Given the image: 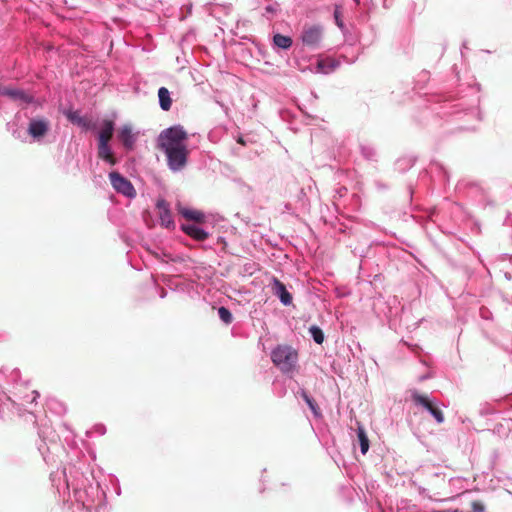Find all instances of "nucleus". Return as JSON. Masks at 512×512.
<instances>
[{"mask_svg": "<svg viewBox=\"0 0 512 512\" xmlns=\"http://www.w3.org/2000/svg\"><path fill=\"white\" fill-rule=\"evenodd\" d=\"M187 132L181 125L164 129L158 137V146L167 159L168 168L174 172H181L187 165L189 151L185 145Z\"/></svg>", "mask_w": 512, "mask_h": 512, "instance_id": "1", "label": "nucleus"}, {"mask_svg": "<svg viewBox=\"0 0 512 512\" xmlns=\"http://www.w3.org/2000/svg\"><path fill=\"white\" fill-rule=\"evenodd\" d=\"M271 359L283 373H292L295 370L298 353L290 346H278L271 352Z\"/></svg>", "mask_w": 512, "mask_h": 512, "instance_id": "2", "label": "nucleus"}, {"mask_svg": "<svg viewBox=\"0 0 512 512\" xmlns=\"http://www.w3.org/2000/svg\"><path fill=\"white\" fill-rule=\"evenodd\" d=\"M51 130V121L45 116L29 119L27 133L34 141L40 142Z\"/></svg>", "mask_w": 512, "mask_h": 512, "instance_id": "3", "label": "nucleus"}, {"mask_svg": "<svg viewBox=\"0 0 512 512\" xmlns=\"http://www.w3.org/2000/svg\"><path fill=\"white\" fill-rule=\"evenodd\" d=\"M323 28L320 25L305 27L301 33V41L310 50H317L321 46Z\"/></svg>", "mask_w": 512, "mask_h": 512, "instance_id": "4", "label": "nucleus"}, {"mask_svg": "<svg viewBox=\"0 0 512 512\" xmlns=\"http://www.w3.org/2000/svg\"><path fill=\"white\" fill-rule=\"evenodd\" d=\"M109 179L112 187L120 194L128 197L134 198L136 196V191L132 183L122 176L120 173L113 171L109 173Z\"/></svg>", "mask_w": 512, "mask_h": 512, "instance_id": "5", "label": "nucleus"}, {"mask_svg": "<svg viewBox=\"0 0 512 512\" xmlns=\"http://www.w3.org/2000/svg\"><path fill=\"white\" fill-rule=\"evenodd\" d=\"M412 399L416 405L422 406L424 409H426L431 414V416L434 417L437 423L441 424L444 422L443 412L440 408L435 406L429 398L415 391L412 393Z\"/></svg>", "mask_w": 512, "mask_h": 512, "instance_id": "6", "label": "nucleus"}, {"mask_svg": "<svg viewBox=\"0 0 512 512\" xmlns=\"http://www.w3.org/2000/svg\"><path fill=\"white\" fill-rule=\"evenodd\" d=\"M118 139L126 150H132L137 141V134L132 130L130 124L123 125L118 131Z\"/></svg>", "mask_w": 512, "mask_h": 512, "instance_id": "7", "label": "nucleus"}, {"mask_svg": "<svg viewBox=\"0 0 512 512\" xmlns=\"http://www.w3.org/2000/svg\"><path fill=\"white\" fill-rule=\"evenodd\" d=\"M272 291L283 305L288 306L292 303V295L286 289L285 285L276 277L272 280Z\"/></svg>", "mask_w": 512, "mask_h": 512, "instance_id": "8", "label": "nucleus"}, {"mask_svg": "<svg viewBox=\"0 0 512 512\" xmlns=\"http://www.w3.org/2000/svg\"><path fill=\"white\" fill-rule=\"evenodd\" d=\"M181 228L185 234L197 241H204L209 236V233L206 230L196 224H184Z\"/></svg>", "mask_w": 512, "mask_h": 512, "instance_id": "9", "label": "nucleus"}, {"mask_svg": "<svg viewBox=\"0 0 512 512\" xmlns=\"http://www.w3.org/2000/svg\"><path fill=\"white\" fill-rule=\"evenodd\" d=\"M66 118L73 124L81 127L82 129L88 130L90 128V122L86 117L82 116L78 110H67L64 112Z\"/></svg>", "mask_w": 512, "mask_h": 512, "instance_id": "10", "label": "nucleus"}, {"mask_svg": "<svg viewBox=\"0 0 512 512\" xmlns=\"http://www.w3.org/2000/svg\"><path fill=\"white\" fill-rule=\"evenodd\" d=\"M157 208L160 210L161 224L167 228L174 226V221L166 201L160 200L157 202Z\"/></svg>", "mask_w": 512, "mask_h": 512, "instance_id": "11", "label": "nucleus"}, {"mask_svg": "<svg viewBox=\"0 0 512 512\" xmlns=\"http://www.w3.org/2000/svg\"><path fill=\"white\" fill-rule=\"evenodd\" d=\"M340 61L332 58H326L319 60L316 66V72L322 74H330L337 67H339Z\"/></svg>", "mask_w": 512, "mask_h": 512, "instance_id": "12", "label": "nucleus"}, {"mask_svg": "<svg viewBox=\"0 0 512 512\" xmlns=\"http://www.w3.org/2000/svg\"><path fill=\"white\" fill-rule=\"evenodd\" d=\"M98 157L110 165L116 163L109 142H105V140L98 142Z\"/></svg>", "mask_w": 512, "mask_h": 512, "instance_id": "13", "label": "nucleus"}, {"mask_svg": "<svg viewBox=\"0 0 512 512\" xmlns=\"http://www.w3.org/2000/svg\"><path fill=\"white\" fill-rule=\"evenodd\" d=\"M115 129V124L112 120L105 119L101 123V130L98 134V142H109Z\"/></svg>", "mask_w": 512, "mask_h": 512, "instance_id": "14", "label": "nucleus"}, {"mask_svg": "<svg viewBox=\"0 0 512 512\" xmlns=\"http://www.w3.org/2000/svg\"><path fill=\"white\" fill-rule=\"evenodd\" d=\"M159 106L163 111H169L172 105L170 92L166 87L158 89Z\"/></svg>", "mask_w": 512, "mask_h": 512, "instance_id": "15", "label": "nucleus"}, {"mask_svg": "<svg viewBox=\"0 0 512 512\" xmlns=\"http://www.w3.org/2000/svg\"><path fill=\"white\" fill-rule=\"evenodd\" d=\"M179 212L186 219L196 221V222H203L204 218H205L203 212H201L199 210L183 208Z\"/></svg>", "mask_w": 512, "mask_h": 512, "instance_id": "16", "label": "nucleus"}, {"mask_svg": "<svg viewBox=\"0 0 512 512\" xmlns=\"http://www.w3.org/2000/svg\"><path fill=\"white\" fill-rule=\"evenodd\" d=\"M273 43L278 48L287 50L292 46L293 41L291 37L277 33L273 36Z\"/></svg>", "mask_w": 512, "mask_h": 512, "instance_id": "17", "label": "nucleus"}, {"mask_svg": "<svg viewBox=\"0 0 512 512\" xmlns=\"http://www.w3.org/2000/svg\"><path fill=\"white\" fill-rule=\"evenodd\" d=\"M357 438L359 441L361 453L366 454L369 450V439H368L366 432L362 426H358V428H357Z\"/></svg>", "mask_w": 512, "mask_h": 512, "instance_id": "18", "label": "nucleus"}, {"mask_svg": "<svg viewBox=\"0 0 512 512\" xmlns=\"http://www.w3.org/2000/svg\"><path fill=\"white\" fill-rule=\"evenodd\" d=\"M360 151H361L362 156L365 159L370 160V161L376 160L377 153H376L375 148L372 145L367 144V143H362L360 145Z\"/></svg>", "mask_w": 512, "mask_h": 512, "instance_id": "19", "label": "nucleus"}, {"mask_svg": "<svg viewBox=\"0 0 512 512\" xmlns=\"http://www.w3.org/2000/svg\"><path fill=\"white\" fill-rule=\"evenodd\" d=\"M309 332L314 342L317 344H322L324 341V333L322 329L316 325H313L309 328Z\"/></svg>", "mask_w": 512, "mask_h": 512, "instance_id": "20", "label": "nucleus"}, {"mask_svg": "<svg viewBox=\"0 0 512 512\" xmlns=\"http://www.w3.org/2000/svg\"><path fill=\"white\" fill-rule=\"evenodd\" d=\"M218 315H219L220 320L227 325L232 323V321H233L232 313L230 312V310L228 308H226L224 306H221L218 309Z\"/></svg>", "mask_w": 512, "mask_h": 512, "instance_id": "21", "label": "nucleus"}, {"mask_svg": "<svg viewBox=\"0 0 512 512\" xmlns=\"http://www.w3.org/2000/svg\"><path fill=\"white\" fill-rule=\"evenodd\" d=\"M301 395L303 397V400L306 402V404L309 406V408L313 412V414L317 416L318 415V407H317V404L315 403V401L304 390L301 392Z\"/></svg>", "mask_w": 512, "mask_h": 512, "instance_id": "22", "label": "nucleus"}, {"mask_svg": "<svg viewBox=\"0 0 512 512\" xmlns=\"http://www.w3.org/2000/svg\"><path fill=\"white\" fill-rule=\"evenodd\" d=\"M73 489H74L75 496L77 497V500L81 501L85 507L92 508L93 504L95 503V500L90 499V497L88 496V499L86 501H84V500H82L80 490H78V488H73Z\"/></svg>", "mask_w": 512, "mask_h": 512, "instance_id": "23", "label": "nucleus"}, {"mask_svg": "<svg viewBox=\"0 0 512 512\" xmlns=\"http://www.w3.org/2000/svg\"><path fill=\"white\" fill-rule=\"evenodd\" d=\"M265 16L269 17V15H274L278 12L279 10V5L277 3H274V4H269L267 5L265 8Z\"/></svg>", "mask_w": 512, "mask_h": 512, "instance_id": "24", "label": "nucleus"}, {"mask_svg": "<svg viewBox=\"0 0 512 512\" xmlns=\"http://www.w3.org/2000/svg\"><path fill=\"white\" fill-rule=\"evenodd\" d=\"M90 490L91 491H94V490L96 491L97 498H98V504L97 505H100L104 501V499H105V492L100 489L98 484L95 487L90 486Z\"/></svg>", "mask_w": 512, "mask_h": 512, "instance_id": "25", "label": "nucleus"}, {"mask_svg": "<svg viewBox=\"0 0 512 512\" xmlns=\"http://www.w3.org/2000/svg\"><path fill=\"white\" fill-rule=\"evenodd\" d=\"M471 506L473 512H484V505L479 501L472 502Z\"/></svg>", "mask_w": 512, "mask_h": 512, "instance_id": "26", "label": "nucleus"}, {"mask_svg": "<svg viewBox=\"0 0 512 512\" xmlns=\"http://www.w3.org/2000/svg\"><path fill=\"white\" fill-rule=\"evenodd\" d=\"M95 430L99 435H104L106 432V428L103 425H97L95 426Z\"/></svg>", "mask_w": 512, "mask_h": 512, "instance_id": "27", "label": "nucleus"}, {"mask_svg": "<svg viewBox=\"0 0 512 512\" xmlns=\"http://www.w3.org/2000/svg\"><path fill=\"white\" fill-rule=\"evenodd\" d=\"M470 114L473 115L474 117H476L478 120H480V111L477 107L472 108L470 110Z\"/></svg>", "mask_w": 512, "mask_h": 512, "instance_id": "28", "label": "nucleus"}, {"mask_svg": "<svg viewBox=\"0 0 512 512\" xmlns=\"http://www.w3.org/2000/svg\"><path fill=\"white\" fill-rule=\"evenodd\" d=\"M32 393H33V395H34V397H33V399H32V402H33V401H35V400H36V398H37V397H39V393H38L37 391H33Z\"/></svg>", "mask_w": 512, "mask_h": 512, "instance_id": "29", "label": "nucleus"}, {"mask_svg": "<svg viewBox=\"0 0 512 512\" xmlns=\"http://www.w3.org/2000/svg\"><path fill=\"white\" fill-rule=\"evenodd\" d=\"M237 142L240 143V144H243V145L245 144V142H244L242 137H239Z\"/></svg>", "mask_w": 512, "mask_h": 512, "instance_id": "30", "label": "nucleus"}, {"mask_svg": "<svg viewBox=\"0 0 512 512\" xmlns=\"http://www.w3.org/2000/svg\"><path fill=\"white\" fill-rule=\"evenodd\" d=\"M165 296H166V292L162 291V293H161L160 297H161V298H164Z\"/></svg>", "mask_w": 512, "mask_h": 512, "instance_id": "31", "label": "nucleus"}, {"mask_svg": "<svg viewBox=\"0 0 512 512\" xmlns=\"http://www.w3.org/2000/svg\"><path fill=\"white\" fill-rule=\"evenodd\" d=\"M505 277H506L507 279H510V278H511V277H510V275H509L508 273H506V274H505Z\"/></svg>", "mask_w": 512, "mask_h": 512, "instance_id": "32", "label": "nucleus"}, {"mask_svg": "<svg viewBox=\"0 0 512 512\" xmlns=\"http://www.w3.org/2000/svg\"><path fill=\"white\" fill-rule=\"evenodd\" d=\"M66 488L69 490V488H70L69 482L66 483Z\"/></svg>", "mask_w": 512, "mask_h": 512, "instance_id": "33", "label": "nucleus"}, {"mask_svg": "<svg viewBox=\"0 0 512 512\" xmlns=\"http://www.w3.org/2000/svg\"><path fill=\"white\" fill-rule=\"evenodd\" d=\"M448 512H459L458 510H452V511H448Z\"/></svg>", "mask_w": 512, "mask_h": 512, "instance_id": "34", "label": "nucleus"}]
</instances>
